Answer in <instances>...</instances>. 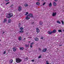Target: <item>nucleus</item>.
Listing matches in <instances>:
<instances>
[{"label":"nucleus","mask_w":64,"mask_h":64,"mask_svg":"<svg viewBox=\"0 0 64 64\" xmlns=\"http://www.w3.org/2000/svg\"><path fill=\"white\" fill-rule=\"evenodd\" d=\"M39 49H40V48H39Z\"/></svg>","instance_id":"54"},{"label":"nucleus","mask_w":64,"mask_h":64,"mask_svg":"<svg viewBox=\"0 0 64 64\" xmlns=\"http://www.w3.org/2000/svg\"><path fill=\"white\" fill-rule=\"evenodd\" d=\"M20 29L21 30H23V28L22 27H21L20 28Z\"/></svg>","instance_id":"27"},{"label":"nucleus","mask_w":64,"mask_h":64,"mask_svg":"<svg viewBox=\"0 0 64 64\" xmlns=\"http://www.w3.org/2000/svg\"><path fill=\"white\" fill-rule=\"evenodd\" d=\"M36 4L37 5H39L40 4V3H39L38 2L36 3Z\"/></svg>","instance_id":"24"},{"label":"nucleus","mask_w":64,"mask_h":64,"mask_svg":"<svg viewBox=\"0 0 64 64\" xmlns=\"http://www.w3.org/2000/svg\"><path fill=\"white\" fill-rule=\"evenodd\" d=\"M10 63H12L13 62V60H10L9 61Z\"/></svg>","instance_id":"15"},{"label":"nucleus","mask_w":64,"mask_h":64,"mask_svg":"<svg viewBox=\"0 0 64 64\" xmlns=\"http://www.w3.org/2000/svg\"><path fill=\"white\" fill-rule=\"evenodd\" d=\"M41 56H38V59H39V58H41Z\"/></svg>","instance_id":"31"},{"label":"nucleus","mask_w":64,"mask_h":64,"mask_svg":"<svg viewBox=\"0 0 64 64\" xmlns=\"http://www.w3.org/2000/svg\"><path fill=\"white\" fill-rule=\"evenodd\" d=\"M52 31L51 30L49 31L48 32V34H49L50 35H51V34H52Z\"/></svg>","instance_id":"7"},{"label":"nucleus","mask_w":64,"mask_h":64,"mask_svg":"<svg viewBox=\"0 0 64 64\" xmlns=\"http://www.w3.org/2000/svg\"><path fill=\"white\" fill-rule=\"evenodd\" d=\"M19 32L20 33H23V32H24V31L23 30H20L19 31Z\"/></svg>","instance_id":"22"},{"label":"nucleus","mask_w":64,"mask_h":64,"mask_svg":"<svg viewBox=\"0 0 64 64\" xmlns=\"http://www.w3.org/2000/svg\"><path fill=\"white\" fill-rule=\"evenodd\" d=\"M33 44H34V42H32L30 44V45H33Z\"/></svg>","instance_id":"34"},{"label":"nucleus","mask_w":64,"mask_h":64,"mask_svg":"<svg viewBox=\"0 0 64 64\" xmlns=\"http://www.w3.org/2000/svg\"><path fill=\"white\" fill-rule=\"evenodd\" d=\"M11 21H12L11 20V19L10 18H9L8 19V23H10V22H11Z\"/></svg>","instance_id":"14"},{"label":"nucleus","mask_w":64,"mask_h":64,"mask_svg":"<svg viewBox=\"0 0 64 64\" xmlns=\"http://www.w3.org/2000/svg\"><path fill=\"white\" fill-rule=\"evenodd\" d=\"M53 4L54 6H56L57 4H56V3L55 2H54L53 3Z\"/></svg>","instance_id":"9"},{"label":"nucleus","mask_w":64,"mask_h":64,"mask_svg":"<svg viewBox=\"0 0 64 64\" xmlns=\"http://www.w3.org/2000/svg\"><path fill=\"white\" fill-rule=\"evenodd\" d=\"M61 22L62 23V25H64V22L63 20H61Z\"/></svg>","instance_id":"29"},{"label":"nucleus","mask_w":64,"mask_h":64,"mask_svg":"<svg viewBox=\"0 0 64 64\" xmlns=\"http://www.w3.org/2000/svg\"><path fill=\"white\" fill-rule=\"evenodd\" d=\"M1 41V40H0V41Z\"/></svg>","instance_id":"50"},{"label":"nucleus","mask_w":64,"mask_h":64,"mask_svg":"<svg viewBox=\"0 0 64 64\" xmlns=\"http://www.w3.org/2000/svg\"><path fill=\"white\" fill-rule=\"evenodd\" d=\"M48 62H49L48 61V60L46 61V64H49V63H48Z\"/></svg>","instance_id":"25"},{"label":"nucleus","mask_w":64,"mask_h":64,"mask_svg":"<svg viewBox=\"0 0 64 64\" xmlns=\"http://www.w3.org/2000/svg\"><path fill=\"white\" fill-rule=\"evenodd\" d=\"M8 16H6V17H7L8 18H10V17L13 16V14L12 13H9L8 14Z\"/></svg>","instance_id":"2"},{"label":"nucleus","mask_w":64,"mask_h":64,"mask_svg":"<svg viewBox=\"0 0 64 64\" xmlns=\"http://www.w3.org/2000/svg\"><path fill=\"white\" fill-rule=\"evenodd\" d=\"M7 21V18H5L4 20L3 21V22L4 23H5V22H6Z\"/></svg>","instance_id":"13"},{"label":"nucleus","mask_w":64,"mask_h":64,"mask_svg":"<svg viewBox=\"0 0 64 64\" xmlns=\"http://www.w3.org/2000/svg\"><path fill=\"white\" fill-rule=\"evenodd\" d=\"M26 47H29V44L27 45V44H26L25 45Z\"/></svg>","instance_id":"28"},{"label":"nucleus","mask_w":64,"mask_h":64,"mask_svg":"<svg viewBox=\"0 0 64 64\" xmlns=\"http://www.w3.org/2000/svg\"><path fill=\"white\" fill-rule=\"evenodd\" d=\"M28 42L29 43V42Z\"/></svg>","instance_id":"53"},{"label":"nucleus","mask_w":64,"mask_h":64,"mask_svg":"<svg viewBox=\"0 0 64 64\" xmlns=\"http://www.w3.org/2000/svg\"><path fill=\"white\" fill-rule=\"evenodd\" d=\"M36 32L37 33L40 32V30L38 28H36Z\"/></svg>","instance_id":"4"},{"label":"nucleus","mask_w":64,"mask_h":64,"mask_svg":"<svg viewBox=\"0 0 64 64\" xmlns=\"http://www.w3.org/2000/svg\"><path fill=\"white\" fill-rule=\"evenodd\" d=\"M40 1V0H38V1Z\"/></svg>","instance_id":"49"},{"label":"nucleus","mask_w":64,"mask_h":64,"mask_svg":"<svg viewBox=\"0 0 64 64\" xmlns=\"http://www.w3.org/2000/svg\"><path fill=\"white\" fill-rule=\"evenodd\" d=\"M56 30H54L52 31V33H56Z\"/></svg>","instance_id":"17"},{"label":"nucleus","mask_w":64,"mask_h":64,"mask_svg":"<svg viewBox=\"0 0 64 64\" xmlns=\"http://www.w3.org/2000/svg\"><path fill=\"white\" fill-rule=\"evenodd\" d=\"M28 16L26 17V20H28V19H30V18H29L28 17Z\"/></svg>","instance_id":"20"},{"label":"nucleus","mask_w":64,"mask_h":64,"mask_svg":"<svg viewBox=\"0 0 64 64\" xmlns=\"http://www.w3.org/2000/svg\"><path fill=\"white\" fill-rule=\"evenodd\" d=\"M63 31L64 32V30H63Z\"/></svg>","instance_id":"52"},{"label":"nucleus","mask_w":64,"mask_h":64,"mask_svg":"<svg viewBox=\"0 0 64 64\" xmlns=\"http://www.w3.org/2000/svg\"><path fill=\"white\" fill-rule=\"evenodd\" d=\"M34 40L36 41H38L39 40V39L37 38H34Z\"/></svg>","instance_id":"10"},{"label":"nucleus","mask_w":64,"mask_h":64,"mask_svg":"<svg viewBox=\"0 0 64 64\" xmlns=\"http://www.w3.org/2000/svg\"><path fill=\"white\" fill-rule=\"evenodd\" d=\"M58 31L59 32H62V30H59Z\"/></svg>","instance_id":"30"},{"label":"nucleus","mask_w":64,"mask_h":64,"mask_svg":"<svg viewBox=\"0 0 64 64\" xmlns=\"http://www.w3.org/2000/svg\"><path fill=\"white\" fill-rule=\"evenodd\" d=\"M52 3L51 2H50L49 4V7H52Z\"/></svg>","instance_id":"18"},{"label":"nucleus","mask_w":64,"mask_h":64,"mask_svg":"<svg viewBox=\"0 0 64 64\" xmlns=\"http://www.w3.org/2000/svg\"><path fill=\"white\" fill-rule=\"evenodd\" d=\"M34 22H32V24H34Z\"/></svg>","instance_id":"43"},{"label":"nucleus","mask_w":64,"mask_h":64,"mask_svg":"<svg viewBox=\"0 0 64 64\" xmlns=\"http://www.w3.org/2000/svg\"><path fill=\"white\" fill-rule=\"evenodd\" d=\"M13 6V4H12V5L10 6L11 7H12Z\"/></svg>","instance_id":"38"},{"label":"nucleus","mask_w":64,"mask_h":64,"mask_svg":"<svg viewBox=\"0 0 64 64\" xmlns=\"http://www.w3.org/2000/svg\"><path fill=\"white\" fill-rule=\"evenodd\" d=\"M9 3H10V2H8L7 3H6V5H7V4H8Z\"/></svg>","instance_id":"35"},{"label":"nucleus","mask_w":64,"mask_h":64,"mask_svg":"<svg viewBox=\"0 0 64 64\" xmlns=\"http://www.w3.org/2000/svg\"><path fill=\"white\" fill-rule=\"evenodd\" d=\"M13 51H14V52L16 50V48L15 47H14L13 48Z\"/></svg>","instance_id":"21"},{"label":"nucleus","mask_w":64,"mask_h":64,"mask_svg":"<svg viewBox=\"0 0 64 64\" xmlns=\"http://www.w3.org/2000/svg\"><path fill=\"white\" fill-rule=\"evenodd\" d=\"M4 33H5V32H4L2 33V34H4Z\"/></svg>","instance_id":"41"},{"label":"nucleus","mask_w":64,"mask_h":64,"mask_svg":"<svg viewBox=\"0 0 64 64\" xmlns=\"http://www.w3.org/2000/svg\"><path fill=\"white\" fill-rule=\"evenodd\" d=\"M51 64L50 63V64Z\"/></svg>","instance_id":"51"},{"label":"nucleus","mask_w":64,"mask_h":64,"mask_svg":"<svg viewBox=\"0 0 64 64\" xmlns=\"http://www.w3.org/2000/svg\"><path fill=\"white\" fill-rule=\"evenodd\" d=\"M41 38V39H43V37H42V38Z\"/></svg>","instance_id":"45"},{"label":"nucleus","mask_w":64,"mask_h":64,"mask_svg":"<svg viewBox=\"0 0 64 64\" xmlns=\"http://www.w3.org/2000/svg\"><path fill=\"white\" fill-rule=\"evenodd\" d=\"M19 49L20 50H23L24 49V47H20L19 48Z\"/></svg>","instance_id":"16"},{"label":"nucleus","mask_w":64,"mask_h":64,"mask_svg":"<svg viewBox=\"0 0 64 64\" xmlns=\"http://www.w3.org/2000/svg\"><path fill=\"white\" fill-rule=\"evenodd\" d=\"M32 62H34V60H32Z\"/></svg>","instance_id":"42"},{"label":"nucleus","mask_w":64,"mask_h":64,"mask_svg":"<svg viewBox=\"0 0 64 64\" xmlns=\"http://www.w3.org/2000/svg\"><path fill=\"white\" fill-rule=\"evenodd\" d=\"M45 4H46V2H44L42 4V5L43 6H44V5H45Z\"/></svg>","instance_id":"33"},{"label":"nucleus","mask_w":64,"mask_h":64,"mask_svg":"<svg viewBox=\"0 0 64 64\" xmlns=\"http://www.w3.org/2000/svg\"><path fill=\"white\" fill-rule=\"evenodd\" d=\"M47 50V49L46 48H45L44 49L42 50V52H46V51Z\"/></svg>","instance_id":"8"},{"label":"nucleus","mask_w":64,"mask_h":64,"mask_svg":"<svg viewBox=\"0 0 64 64\" xmlns=\"http://www.w3.org/2000/svg\"><path fill=\"white\" fill-rule=\"evenodd\" d=\"M18 40L19 41H20L22 40V38H21V36H20L18 37Z\"/></svg>","instance_id":"11"},{"label":"nucleus","mask_w":64,"mask_h":64,"mask_svg":"<svg viewBox=\"0 0 64 64\" xmlns=\"http://www.w3.org/2000/svg\"><path fill=\"white\" fill-rule=\"evenodd\" d=\"M9 1V0H5V1L6 2H7L8 1Z\"/></svg>","instance_id":"39"},{"label":"nucleus","mask_w":64,"mask_h":64,"mask_svg":"<svg viewBox=\"0 0 64 64\" xmlns=\"http://www.w3.org/2000/svg\"><path fill=\"white\" fill-rule=\"evenodd\" d=\"M30 47L31 48H32L33 46H32V45H31V44L30 45Z\"/></svg>","instance_id":"36"},{"label":"nucleus","mask_w":64,"mask_h":64,"mask_svg":"<svg viewBox=\"0 0 64 64\" xmlns=\"http://www.w3.org/2000/svg\"><path fill=\"white\" fill-rule=\"evenodd\" d=\"M4 54H6V51H5L4 52Z\"/></svg>","instance_id":"40"},{"label":"nucleus","mask_w":64,"mask_h":64,"mask_svg":"<svg viewBox=\"0 0 64 64\" xmlns=\"http://www.w3.org/2000/svg\"><path fill=\"white\" fill-rule=\"evenodd\" d=\"M16 62L17 63H20L22 61V60L20 59L19 58H16Z\"/></svg>","instance_id":"1"},{"label":"nucleus","mask_w":64,"mask_h":64,"mask_svg":"<svg viewBox=\"0 0 64 64\" xmlns=\"http://www.w3.org/2000/svg\"><path fill=\"white\" fill-rule=\"evenodd\" d=\"M56 2H57L58 0H54Z\"/></svg>","instance_id":"44"},{"label":"nucleus","mask_w":64,"mask_h":64,"mask_svg":"<svg viewBox=\"0 0 64 64\" xmlns=\"http://www.w3.org/2000/svg\"><path fill=\"white\" fill-rule=\"evenodd\" d=\"M26 14H25V15L26 16V15H28V14H29V12H26Z\"/></svg>","instance_id":"26"},{"label":"nucleus","mask_w":64,"mask_h":64,"mask_svg":"<svg viewBox=\"0 0 64 64\" xmlns=\"http://www.w3.org/2000/svg\"><path fill=\"white\" fill-rule=\"evenodd\" d=\"M20 26H21V24L20 23L18 24L19 27H20Z\"/></svg>","instance_id":"32"},{"label":"nucleus","mask_w":64,"mask_h":64,"mask_svg":"<svg viewBox=\"0 0 64 64\" xmlns=\"http://www.w3.org/2000/svg\"><path fill=\"white\" fill-rule=\"evenodd\" d=\"M39 23L40 25H42V24H43V22L42 21H40Z\"/></svg>","instance_id":"12"},{"label":"nucleus","mask_w":64,"mask_h":64,"mask_svg":"<svg viewBox=\"0 0 64 64\" xmlns=\"http://www.w3.org/2000/svg\"><path fill=\"white\" fill-rule=\"evenodd\" d=\"M59 46H62V45H59Z\"/></svg>","instance_id":"46"},{"label":"nucleus","mask_w":64,"mask_h":64,"mask_svg":"<svg viewBox=\"0 0 64 64\" xmlns=\"http://www.w3.org/2000/svg\"><path fill=\"white\" fill-rule=\"evenodd\" d=\"M27 16H29V17H31L32 18H33V14H29Z\"/></svg>","instance_id":"3"},{"label":"nucleus","mask_w":64,"mask_h":64,"mask_svg":"<svg viewBox=\"0 0 64 64\" xmlns=\"http://www.w3.org/2000/svg\"><path fill=\"white\" fill-rule=\"evenodd\" d=\"M25 39V38H24V40Z\"/></svg>","instance_id":"47"},{"label":"nucleus","mask_w":64,"mask_h":64,"mask_svg":"<svg viewBox=\"0 0 64 64\" xmlns=\"http://www.w3.org/2000/svg\"><path fill=\"white\" fill-rule=\"evenodd\" d=\"M56 14H57V13L56 12H53L52 16H53V17H54V16H56Z\"/></svg>","instance_id":"6"},{"label":"nucleus","mask_w":64,"mask_h":64,"mask_svg":"<svg viewBox=\"0 0 64 64\" xmlns=\"http://www.w3.org/2000/svg\"><path fill=\"white\" fill-rule=\"evenodd\" d=\"M24 6L26 7H27L28 5V4H24Z\"/></svg>","instance_id":"19"},{"label":"nucleus","mask_w":64,"mask_h":64,"mask_svg":"<svg viewBox=\"0 0 64 64\" xmlns=\"http://www.w3.org/2000/svg\"><path fill=\"white\" fill-rule=\"evenodd\" d=\"M9 51H10V50H8V52H9Z\"/></svg>","instance_id":"48"},{"label":"nucleus","mask_w":64,"mask_h":64,"mask_svg":"<svg viewBox=\"0 0 64 64\" xmlns=\"http://www.w3.org/2000/svg\"><path fill=\"white\" fill-rule=\"evenodd\" d=\"M25 60H28V58H25Z\"/></svg>","instance_id":"37"},{"label":"nucleus","mask_w":64,"mask_h":64,"mask_svg":"<svg viewBox=\"0 0 64 64\" xmlns=\"http://www.w3.org/2000/svg\"><path fill=\"white\" fill-rule=\"evenodd\" d=\"M22 9V8L21 6H19L18 8V10L19 11H20Z\"/></svg>","instance_id":"5"},{"label":"nucleus","mask_w":64,"mask_h":64,"mask_svg":"<svg viewBox=\"0 0 64 64\" xmlns=\"http://www.w3.org/2000/svg\"><path fill=\"white\" fill-rule=\"evenodd\" d=\"M56 22L57 23H58V24H61V22H60L59 21H57Z\"/></svg>","instance_id":"23"}]
</instances>
